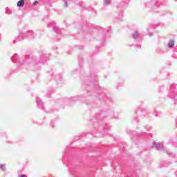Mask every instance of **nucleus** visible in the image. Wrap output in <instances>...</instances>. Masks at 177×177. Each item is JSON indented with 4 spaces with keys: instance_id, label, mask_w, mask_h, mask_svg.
<instances>
[{
    "instance_id": "obj_1",
    "label": "nucleus",
    "mask_w": 177,
    "mask_h": 177,
    "mask_svg": "<svg viewBox=\"0 0 177 177\" xmlns=\"http://www.w3.org/2000/svg\"><path fill=\"white\" fill-rule=\"evenodd\" d=\"M17 6H19V7L24 6V0H21V1H18Z\"/></svg>"
},
{
    "instance_id": "obj_2",
    "label": "nucleus",
    "mask_w": 177,
    "mask_h": 177,
    "mask_svg": "<svg viewBox=\"0 0 177 177\" xmlns=\"http://www.w3.org/2000/svg\"><path fill=\"white\" fill-rule=\"evenodd\" d=\"M174 46H175V41H174L173 40H170L169 41V47L174 48Z\"/></svg>"
},
{
    "instance_id": "obj_3",
    "label": "nucleus",
    "mask_w": 177,
    "mask_h": 177,
    "mask_svg": "<svg viewBox=\"0 0 177 177\" xmlns=\"http://www.w3.org/2000/svg\"><path fill=\"white\" fill-rule=\"evenodd\" d=\"M138 32H135V33L133 35V38H138Z\"/></svg>"
},
{
    "instance_id": "obj_4",
    "label": "nucleus",
    "mask_w": 177,
    "mask_h": 177,
    "mask_svg": "<svg viewBox=\"0 0 177 177\" xmlns=\"http://www.w3.org/2000/svg\"><path fill=\"white\" fill-rule=\"evenodd\" d=\"M33 5H38V1H35V2L33 3Z\"/></svg>"
},
{
    "instance_id": "obj_5",
    "label": "nucleus",
    "mask_w": 177,
    "mask_h": 177,
    "mask_svg": "<svg viewBox=\"0 0 177 177\" xmlns=\"http://www.w3.org/2000/svg\"><path fill=\"white\" fill-rule=\"evenodd\" d=\"M19 177H27V176L26 175H21V176H19Z\"/></svg>"
},
{
    "instance_id": "obj_6",
    "label": "nucleus",
    "mask_w": 177,
    "mask_h": 177,
    "mask_svg": "<svg viewBox=\"0 0 177 177\" xmlns=\"http://www.w3.org/2000/svg\"><path fill=\"white\" fill-rule=\"evenodd\" d=\"M105 1L106 2V3H110V0H106Z\"/></svg>"
},
{
    "instance_id": "obj_7",
    "label": "nucleus",
    "mask_w": 177,
    "mask_h": 177,
    "mask_svg": "<svg viewBox=\"0 0 177 177\" xmlns=\"http://www.w3.org/2000/svg\"><path fill=\"white\" fill-rule=\"evenodd\" d=\"M1 169H3V167L2 166L1 167Z\"/></svg>"
}]
</instances>
